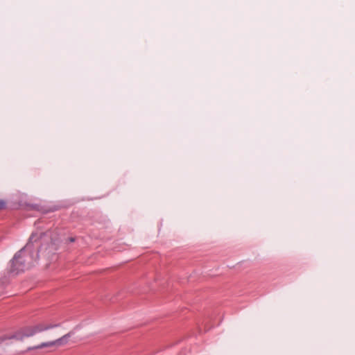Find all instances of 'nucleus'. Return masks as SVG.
Returning <instances> with one entry per match:
<instances>
[{"instance_id":"f257e3e1","label":"nucleus","mask_w":355,"mask_h":355,"mask_svg":"<svg viewBox=\"0 0 355 355\" xmlns=\"http://www.w3.org/2000/svg\"><path fill=\"white\" fill-rule=\"evenodd\" d=\"M33 263L32 258L26 253L25 249L17 252L10 263V272H19L28 269Z\"/></svg>"},{"instance_id":"f03ea898","label":"nucleus","mask_w":355,"mask_h":355,"mask_svg":"<svg viewBox=\"0 0 355 355\" xmlns=\"http://www.w3.org/2000/svg\"><path fill=\"white\" fill-rule=\"evenodd\" d=\"M53 327L44 324H37L34 326L26 327L15 333L12 339L15 341H23L26 338L33 336L35 334L47 330Z\"/></svg>"},{"instance_id":"7ed1b4c3","label":"nucleus","mask_w":355,"mask_h":355,"mask_svg":"<svg viewBox=\"0 0 355 355\" xmlns=\"http://www.w3.org/2000/svg\"><path fill=\"white\" fill-rule=\"evenodd\" d=\"M69 337V334H68L58 339H53L44 341L37 345L28 347L25 351H23L21 352L24 353L31 350L40 349L46 347H60L64 345L67 343V340Z\"/></svg>"},{"instance_id":"20e7f679","label":"nucleus","mask_w":355,"mask_h":355,"mask_svg":"<svg viewBox=\"0 0 355 355\" xmlns=\"http://www.w3.org/2000/svg\"><path fill=\"white\" fill-rule=\"evenodd\" d=\"M39 235L37 233H33L31 234V236H30V239H29V242L30 243H33V242H35L37 241V239H39Z\"/></svg>"},{"instance_id":"39448f33","label":"nucleus","mask_w":355,"mask_h":355,"mask_svg":"<svg viewBox=\"0 0 355 355\" xmlns=\"http://www.w3.org/2000/svg\"><path fill=\"white\" fill-rule=\"evenodd\" d=\"M5 207V202L0 200V209H3Z\"/></svg>"},{"instance_id":"423d86ee","label":"nucleus","mask_w":355,"mask_h":355,"mask_svg":"<svg viewBox=\"0 0 355 355\" xmlns=\"http://www.w3.org/2000/svg\"><path fill=\"white\" fill-rule=\"evenodd\" d=\"M74 241H75L74 238L71 237V238L69 239V241L70 242H73Z\"/></svg>"}]
</instances>
